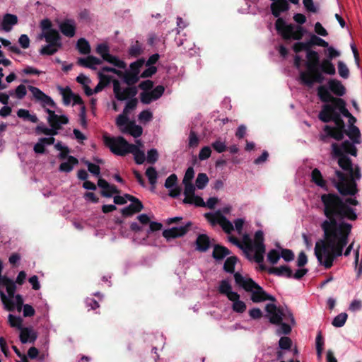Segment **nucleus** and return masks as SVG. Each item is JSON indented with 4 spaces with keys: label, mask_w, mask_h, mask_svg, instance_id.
I'll use <instances>...</instances> for the list:
<instances>
[{
    "label": "nucleus",
    "mask_w": 362,
    "mask_h": 362,
    "mask_svg": "<svg viewBox=\"0 0 362 362\" xmlns=\"http://www.w3.org/2000/svg\"><path fill=\"white\" fill-rule=\"evenodd\" d=\"M352 197L342 196L336 192L321 195L323 214L327 218L321 224L322 230L352 228L351 223L344 221V220L354 221L358 218L356 209L353 206H358L360 203L356 197Z\"/></svg>",
    "instance_id": "1"
},
{
    "label": "nucleus",
    "mask_w": 362,
    "mask_h": 362,
    "mask_svg": "<svg viewBox=\"0 0 362 362\" xmlns=\"http://www.w3.org/2000/svg\"><path fill=\"white\" fill-rule=\"evenodd\" d=\"M332 155L338 158L337 163L344 171L335 169L334 175L329 180L337 192L342 196H355L358 192L357 181L361 177L358 165L354 166L351 159L343 153L337 143L332 144Z\"/></svg>",
    "instance_id": "2"
},
{
    "label": "nucleus",
    "mask_w": 362,
    "mask_h": 362,
    "mask_svg": "<svg viewBox=\"0 0 362 362\" xmlns=\"http://www.w3.org/2000/svg\"><path fill=\"white\" fill-rule=\"evenodd\" d=\"M351 229L323 230L324 240L317 242L315 255L320 264L326 269L333 265L334 259L342 255L344 247L348 244Z\"/></svg>",
    "instance_id": "3"
},
{
    "label": "nucleus",
    "mask_w": 362,
    "mask_h": 362,
    "mask_svg": "<svg viewBox=\"0 0 362 362\" xmlns=\"http://www.w3.org/2000/svg\"><path fill=\"white\" fill-rule=\"evenodd\" d=\"M144 64V60L139 59L131 64V69L134 71V76L129 78L127 75L124 76V81L121 83L119 81H113V91L115 98L120 101L127 99L125 107L123 110L124 114H129L132 110H134L137 105L138 101L136 98H132L136 94L135 88L129 86L130 83H134L137 81V75L139 73V68Z\"/></svg>",
    "instance_id": "4"
},
{
    "label": "nucleus",
    "mask_w": 362,
    "mask_h": 362,
    "mask_svg": "<svg viewBox=\"0 0 362 362\" xmlns=\"http://www.w3.org/2000/svg\"><path fill=\"white\" fill-rule=\"evenodd\" d=\"M28 90L32 93L35 100L45 108V112L48 114L47 122L50 127L55 129L57 131V134H58V132L62 129V125L69 123V118L65 115L61 114V111H57L56 112L49 108H47L46 107H54L55 103L49 96L44 93L38 88L29 86Z\"/></svg>",
    "instance_id": "5"
},
{
    "label": "nucleus",
    "mask_w": 362,
    "mask_h": 362,
    "mask_svg": "<svg viewBox=\"0 0 362 362\" xmlns=\"http://www.w3.org/2000/svg\"><path fill=\"white\" fill-rule=\"evenodd\" d=\"M318 119L324 123L333 122L335 124V126L327 124L323 127L322 130L325 134L320 136L321 141L325 142L327 137L334 139L337 141L344 139L346 129L345 122L340 115L329 113L321 109L318 114Z\"/></svg>",
    "instance_id": "6"
},
{
    "label": "nucleus",
    "mask_w": 362,
    "mask_h": 362,
    "mask_svg": "<svg viewBox=\"0 0 362 362\" xmlns=\"http://www.w3.org/2000/svg\"><path fill=\"white\" fill-rule=\"evenodd\" d=\"M105 144L110 151L117 156H125L132 153L136 164H143L145 161L144 151L139 149L136 145L129 144L122 136L110 137L107 135L103 136Z\"/></svg>",
    "instance_id": "7"
},
{
    "label": "nucleus",
    "mask_w": 362,
    "mask_h": 362,
    "mask_svg": "<svg viewBox=\"0 0 362 362\" xmlns=\"http://www.w3.org/2000/svg\"><path fill=\"white\" fill-rule=\"evenodd\" d=\"M317 95L320 100L325 103L322 106V110L329 113L339 114L345 117L351 115L346 107V101L341 98L334 97L325 86H320L317 88Z\"/></svg>",
    "instance_id": "8"
},
{
    "label": "nucleus",
    "mask_w": 362,
    "mask_h": 362,
    "mask_svg": "<svg viewBox=\"0 0 362 362\" xmlns=\"http://www.w3.org/2000/svg\"><path fill=\"white\" fill-rule=\"evenodd\" d=\"M234 279L237 285L242 287L247 292L252 293L250 299L253 303H258L266 300L275 302L276 300L274 296L267 293L252 279H245L239 272H235Z\"/></svg>",
    "instance_id": "9"
},
{
    "label": "nucleus",
    "mask_w": 362,
    "mask_h": 362,
    "mask_svg": "<svg viewBox=\"0 0 362 362\" xmlns=\"http://www.w3.org/2000/svg\"><path fill=\"white\" fill-rule=\"evenodd\" d=\"M275 28L284 40H300L305 35L306 30L300 25L292 23L286 24L282 18H279L275 23Z\"/></svg>",
    "instance_id": "10"
},
{
    "label": "nucleus",
    "mask_w": 362,
    "mask_h": 362,
    "mask_svg": "<svg viewBox=\"0 0 362 362\" xmlns=\"http://www.w3.org/2000/svg\"><path fill=\"white\" fill-rule=\"evenodd\" d=\"M265 310L267 313V317H269V322L273 325H277L281 322L283 318L288 320L292 325L296 324L295 318L292 312L286 308L277 307L274 303H268L265 306Z\"/></svg>",
    "instance_id": "11"
},
{
    "label": "nucleus",
    "mask_w": 362,
    "mask_h": 362,
    "mask_svg": "<svg viewBox=\"0 0 362 362\" xmlns=\"http://www.w3.org/2000/svg\"><path fill=\"white\" fill-rule=\"evenodd\" d=\"M323 74L324 72L320 67H317L307 70V71H300L299 78L303 85L312 88L315 83H322L324 82L325 77Z\"/></svg>",
    "instance_id": "12"
},
{
    "label": "nucleus",
    "mask_w": 362,
    "mask_h": 362,
    "mask_svg": "<svg viewBox=\"0 0 362 362\" xmlns=\"http://www.w3.org/2000/svg\"><path fill=\"white\" fill-rule=\"evenodd\" d=\"M204 216L211 225H220L226 233L230 234L234 230L232 223L220 211H217L215 214L206 213Z\"/></svg>",
    "instance_id": "13"
},
{
    "label": "nucleus",
    "mask_w": 362,
    "mask_h": 362,
    "mask_svg": "<svg viewBox=\"0 0 362 362\" xmlns=\"http://www.w3.org/2000/svg\"><path fill=\"white\" fill-rule=\"evenodd\" d=\"M96 52L103 57V60L112 64L115 66L121 69H124L126 67V64L124 62L119 60L116 57L112 56L109 53V47L107 45H98L96 48Z\"/></svg>",
    "instance_id": "14"
},
{
    "label": "nucleus",
    "mask_w": 362,
    "mask_h": 362,
    "mask_svg": "<svg viewBox=\"0 0 362 362\" xmlns=\"http://www.w3.org/2000/svg\"><path fill=\"white\" fill-rule=\"evenodd\" d=\"M0 296L6 310L12 311L14 309H17L18 312L21 311L23 300L21 295H14L12 298H7L2 291H0Z\"/></svg>",
    "instance_id": "15"
},
{
    "label": "nucleus",
    "mask_w": 362,
    "mask_h": 362,
    "mask_svg": "<svg viewBox=\"0 0 362 362\" xmlns=\"http://www.w3.org/2000/svg\"><path fill=\"white\" fill-rule=\"evenodd\" d=\"M270 8L272 15L276 18H279L282 12L288 11L290 8L289 4L287 0H272Z\"/></svg>",
    "instance_id": "16"
},
{
    "label": "nucleus",
    "mask_w": 362,
    "mask_h": 362,
    "mask_svg": "<svg viewBox=\"0 0 362 362\" xmlns=\"http://www.w3.org/2000/svg\"><path fill=\"white\" fill-rule=\"evenodd\" d=\"M165 88L163 86H158L154 89L149 91H144L140 94L141 101L144 104L151 103V99H148V95H153V100H158L163 94Z\"/></svg>",
    "instance_id": "17"
},
{
    "label": "nucleus",
    "mask_w": 362,
    "mask_h": 362,
    "mask_svg": "<svg viewBox=\"0 0 362 362\" xmlns=\"http://www.w3.org/2000/svg\"><path fill=\"white\" fill-rule=\"evenodd\" d=\"M177 182V177L176 175L172 174L166 179L165 182V187L168 189L169 195L172 197H176L180 193Z\"/></svg>",
    "instance_id": "18"
},
{
    "label": "nucleus",
    "mask_w": 362,
    "mask_h": 362,
    "mask_svg": "<svg viewBox=\"0 0 362 362\" xmlns=\"http://www.w3.org/2000/svg\"><path fill=\"white\" fill-rule=\"evenodd\" d=\"M98 185L102 188L101 194L105 197H111L114 194L118 193V190L115 185H110L106 180L99 178Z\"/></svg>",
    "instance_id": "19"
},
{
    "label": "nucleus",
    "mask_w": 362,
    "mask_h": 362,
    "mask_svg": "<svg viewBox=\"0 0 362 362\" xmlns=\"http://www.w3.org/2000/svg\"><path fill=\"white\" fill-rule=\"evenodd\" d=\"M59 29L62 34L66 37H72L75 35L76 24L74 21L67 19L59 24Z\"/></svg>",
    "instance_id": "20"
},
{
    "label": "nucleus",
    "mask_w": 362,
    "mask_h": 362,
    "mask_svg": "<svg viewBox=\"0 0 362 362\" xmlns=\"http://www.w3.org/2000/svg\"><path fill=\"white\" fill-rule=\"evenodd\" d=\"M37 337L36 332L32 327H23L20 332V340L23 344L33 343Z\"/></svg>",
    "instance_id": "21"
},
{
    "label": "nucleus",
    "mask_w": 362,
    "mask_h": 362,
    "mask_svg": "<svg viewBox=\"0 0 362 362\" xmlns=\"http://www.w3.org/2000/svg\"><path fill=\"white\" fill-rule=\"evenodd\" d=\"M268 273L277 276H284L286 278H292L293 276V272L287 265L270 267L268 269Z\"/></svg>",
    "instance_id": "22"
},
{
    "label": "nucleus",
    "mask_w": 362,
    "mask_h": 362,
    "mask_svg": "<svg viewBox=\"0 0 362 362\" xmlns=\"http://www.w3.org/2000/svg\"><path fill=\"white\" fill-rule=\"evenodd\" d=\"M129 201H131L132 203L122 210V213L124 216H131L133 214L141 211L143 209L142 203L137 198L134 197V199H130Z\"/></svg>",
    "instance_id": "23"
},
{
    "label": "nucleus",
    "mask_w": 362,
    "mask_h": 362,
    "mask_svg": "<svg viewBox=\"0 0 362 362\" xmlns=\"http://www.w3.org/2000/svg\"><path fill=\"white\" fill-rule=\"evenodd\" d=\"M329 89L337 98H340L346 93V88L341 82L337 79H330L328 81Z\"/></svg>",
    "instance_id": "24"
},
{
    "label": "nucleus",
    "mask_w": 362,
    "mask_h": 362,
    "mask_svg": "<svg viewBox=\"0 0 362 362\" xmlns=\"http://www.w3.org/2000/svg\"><path fill=\"white\" fill-rule=\"evenodd\" d=\"M77 63L81 66L96 69L97 66L102 64V60L93 56H88L86 58H79Z\"/></svg>",
    "instance_id": "25"
},
{
    "label": "nucleus",
    "mask_w": 362,
    "mask_h": 362,
    "mask_svg": "<svg viewBox=\"0 0 362 362\" xmlns=\"http://www.w3.org/2000/svg\"><path fill=\"white\" fill-rule=\"evenodd\" d=\"M196 250L200 252H206L211 245L210 238L206 234H199L196 240Z\"/></svg>",
    "instance_id": "26"
},
{
    "label": "nucleus",
    "mask_w": 362,
    "mask_h": 362,
    "mask_svg": "<svg viewBox=\"0 0 362 362\" xmlns=\"http://www.w3.org/2000/svg\"><path fill=\"white\" fill-rule=\"evenodd\" d=\"M306 62L307 70L313 69L319 67L320 65V56L316 51H310L306 53Z\"/></svg>",
    "instance_id": "27"
},
{
    "label": "nucleus",
    "mask_w": 362,
    "mask_h": 362,
    "mask_svg": "<svg viewBox=\"0 0 362 362\" xmlns=\"http://www.w3.org/2000/svg\"><path fill=\"white\" fill-rule=\"evenodd\" d=\"M54 141L55 139L52 136L40 138L35 144L33 150L36 153H44L45 151V146L53 144Z\"/></svg>",
    "instance_id": "28"
},
{
    "label": "nucleus",
    "mask_w": 362,
    "mask_h": 362,
    "mask_svg": "<svg viewBox=\"0 0 362 362\" xmlns=\"http://www.w3.org/2000/svg\"><path fill=\"white\" fill-rule=\"evenodd\" d=\"M18 23V18L16 15L6 13L4 16L1 22V29L6 32H9L12 30L13 25Z\"/></svg>",
    "instance_id": "29"
},
{
    "label": "nucleus",
    "mask_w": 362,
    "mask_h": 362,
    "mask_svg": "<svg viewBox=\"0 0 362 362\" xmlns=\"http://www.w3.org/2000/svg\"><path fill=\"white\" fill-rule=\"evenodd\" d=\"M42 36L48 44H54L58 46H62L60 36L57 30L54 29L47 30L43 33Z\"/></svg>",
    "instance_id": "30"
},
{
    "label": "nucleus",
    "mask_w": 362,
    "mask_h": 362,
    "mask_svg": "<svg viewBox=\"0 0 362 362\" xmlns=\"http://www.w3.org/2000/svg\"><path fill=\"white\" fill-rule=\"evenodd\" d=\"M345 135H346L354 144H360L362 142L360 129L356 126L348 127Z\"/></svg>",
    "instance_id": "31"
},
{
    "label": "nucleus",
    "mask_w": 362,
    "mask_h": 362,
    "mask_svg": "<svg viewBox=\"0 0 362 362\" xmlns=\"http://www.w3.org/2000/svg\"><path fill=\"white\" fill-rule=\"evenodd\" d=\"M230 254V251L225 246L215 245L212 252V257L216 261L223 260L226 256Z\"/></svg>",
    "instance_id": "32"
},
{
    "label": "nucleus",
    "mask_w": 362,
    "mask_h": 362,
    "mask_svg": "<svg viewBox=\"0 0 362 362\" xmlns=\"http://www.w3.org/2000/svg\"><path fill=\"white\" fill-rule=\"evenodd\" d=\"M311 181L317 186L320 187L325 190H328L326 181L324 180L319 169L315 168L313 170L311 173Z\"/></svg>",
    "instance_id": "33"
},
{
    "label": "nucleus",
    "mask_w": 362,
    "mask_h": 362,
    "mask_svg": "<svg viewBox=\"0 0 362 362\" xmlns=\"http://www.w3.org/2000/svg\"><path fill=\"white\" fill-rule=\"evenodd\" d=\"M98 76L100 81L93 88V92H95V93L100 92L108 83H110L111 81L113 82L114 81L112 76L103 74V72H98Z\"/></svg>",
    "instance_id": "34"
},
{
    "label": "nucleus",
    "mask_w": 362,
    "mask_h": 362,
    "mask_svg": "<svg viewBox=\"0 0 362 362\" xmlns=\"http://www.w3.org/2000/svg\"><path fill=\"white\" fill-rule=\"evenodd\" d=\"M182 203L189 204L191 205H194L198 207H205L206 204L204 199L194 194H192L189 195H186L185 198L182 199Z\"/></svg>",
    "instance_id": "35"
},
{
    "label": "nucleus",
    "mask_w": 362,
    "mask_h": 362,
    "mask_svg": "<svg viewBox=\"0 0 362 362\" xmlns=\"http://www.w3.org/2000/svg\"><path fill=\"white\" fill-rule=\"evenodd\" d=\"M0 283L5 286L6 292H7V298H13V296L15 295L16 286L15 283L8 277L4 276L3 278H1V281H0Z\"/></svg>",
    "instance_id": "36"
},
{
    "label": "nucleus",
    "mask_w": 362,
    "mask_h": 362,
    "mask_svg": "<svg viewBox=\"0 0 362 362\" xmlns=\"http://www.w3.org/2000/svg\"><path fill=\"white\" fill-rule=\"evenodd\" d=\"M142 128L133 122H130L124 129H122V133L129 134L134 138L139 137L142 134Z\"/></svg>",
    "instance_id": "37"
},
{
    "label": "nucleus",
    "mask_w": 362,
    "mask_h": 362,
    "mask_svg": "<svg viewBox=\"0 0 362 362\" xmlns=\"http://www.w3.org/2000/svg\"><path fill=\"white\" fill-rule=\"evenodd\" d=\"M351 141L345 140L341 144L340 148H341L343 153L350 154L353 156H357V148Z\"/></svg>",
    "instance_id": "38"
},
{
    "label": "nucleus",
    "mask_w": 362,
    "mask_h": 362,
    "mask_svg": "<svg viewBox=\"0 0 362 362\" xmlns=\"http://www.w3.org/2000/svg\"><path fill=\"white\" fill-rule=\"evenodd\" d=\"M319 67L322 70V71L324 72V74L331 76L334 75L336 74L334 65L333 64L330 59H324L321 62Z\"/></svg>",
    "instance_id": "39"
},
{
    "label": "nucleus",
    "mask_w": 362,
    "mask_h": 362,
    "mask_svg": "<svg viewBox=\"0 0 362 362\" xmlns=\"http://www.w3.org/2000/svg\"><path fill=\"white\" fill-rule=\"evenodd\" d=\"M78 160L74 156H69L66 162L62 163L59 165V170L62 172H71L74 166L78 164Z\"/></svg>",
    "instance_id": "40"
},
{
    "label": "nucleus",
    "mask_w": 362,
    "mask_h": 362,
    "mask_svg": "<svg viewBox=\"0 0 362 362\" xmlns=\"http://www.w3.org/2000/svg\"><path fill=\"white\" fill-rule=\"evenodd\" d=\"M163 235L168 241L180 237L181 236V227H173L172 228L164 230Z\"/></svg>",
    "instance_id": "41"
},
{
    "label": "nucleus",
    "mask_w": 362,
    "mask_h": 362,
    "mask_svg": "<svg viewBox=\"0 0 362 362\" xmlns=\"http://www.w3.org/2000/svg\"><path fill=\"white\" fill-rule=\"evenodd\" d=\"M238 261V258L235 256H231L228 257L223 264V269L225 272L233 274L235 273V266Z\"/></svg>",
    "instance_id": "42"
},
{
    "label": "nucleus",
    "mask_w": 362,
    "mask_h": 362,
    "mask_svg": "<svg viewBox=\"0 0 362 362\" xmlns=\"http://www.w3.org/2000/svg\"><path fill=\"white\" fill-rule=\"evenodd\" d=\"M17 115L18 117L25 120H28L33 123H36L38 121V119L35 115L30 114V112L25 109H19L17 111Z\"/></svg>",
    "instance_id": "43"
},
{
    "label": "nucleus",
    "mask_w": 362,
    "mask_h": 362,
    "mask_svg": "<svg viewBox=\"0 0 362 362\" xmlns=\"http://www.w3.org/2000/svg\"><path fill=\"white\" fill-rule=\"evenodd\" d=\"M73 101L74 104L81 103V98L74 95L71 91L63 92V102L64 105H69Z\"/></svg>",
    "instance_id": "44"
},
{
    "label": "nucleus",
    "mask_w": 362,
    "mask_h": 362,
    "mask_svg": "<svg viewBox=\"0 0 362 362\" xmlns=\"http://www.w3.org/2000/svg\"><path fill=\"white\" fill-rule=\"evenodd\" d=\"M209 182V177L206 173H200L198 174L195 185L199 189H203L207 185Z\"/></svg>",
    "instance_id": "45"
},
{
    "label": "nucleus",
    "mask_w": 362,
    "mask_h": 362,
    "mask_svg": "<svg viewBox=\"0 0 362 362\" xmlns=\"http://www.w3.org/2000/svg\"><path fill=\"white\" fill-rule=\"evenodd\" d=\"M79 52L83 54H88L90 52V47L88 42L84 38H80L76 44Z\"/></svg>",
    "instance_id": "46"
},
{
    "label": "nucleus",
    "mask_w": 362,
    "mask_h": 362,
    "mask_svg": "<svg viewBox=\"0 0 362 362\" xmlns=\"http://www.w3.org/2000/svg\"><path fill=\"white\" fill-rule=\"evenodd\" d=\"M62 46H58L54 44H48L42 47L40 53L43 55H52L58 51Z\"/></svg>",
    "instance_id": "47"
},
{
    "label": "nucleus",
    "mask_w": 362,
    "mask_h": 362,
    "mask_svg": "<svg viewBox=\"0 0 362 362\" xmlns=\"http://www.w3.org/2000/svg\"><path fill=\"white\" fill-rule=\"evenodd\" d=\"M347 317L348 315L346 313H341L333 319L332 325L335 327H341L344 325Z\"/></svg>",
    "instance_id": "48"
},
{
    "label": "nucleus",
    "mask_w": 362,
    "mask_h": 362,
    "mask_svg": "<svg viewBox=\"0 0 362 362\" xmlns=\"http://www.w3.org/2000/svg\"><path fill=\"white\" fill-rule=\"evenodd\" d=\"M35 132L37 134H43L47 136H53L57 135V131L54 129L52 127L48 128L47 127H45L44 125H38L35 128Z\"/></svg>",
    "instance_id": "49"
},
{
    "label": "nucleus",
    "mask_w": 362,
    "mask_h": 362,
    "mask_svg": "<svg viewBox=\"0 0 362 362\" xmlns=\"http://www.w3.org/2000/svg\"><path fill=\"white\" fill-rule=\"evenodd\" d=\"M242 245H243V248H240V249L244 251V252L246 254L247 257L249 259H251V257L249 255L248 252L252 251L253 250H255V247H254V244L252 245L251 240L248 238L247 235L245 236L244 242H243V243H242Z\"/></svg>",
    "instance_id": "50"
},
{
    "label": "nucleus",
    "mask_w": 362,
    "mask_h": 362,
    "mask_svg": "<svg viewBox=\"0 0 362 362\" xmlns=\"http://www.w3.org/2000/svg\"><path fill=\"white\" fill-rule=\"evenodd\" d=\"M188 140V147L190 148L197 147L200 141L199 137L198 136L197 134L192 129L189 132Z\"/></svg>",
    "instance_id": "51"
},
{
    "label": "nucleus",
    "mask_w": 362,
    "mask_h": 362,
    "mask_svg": "<svg viewBox=\"0 0 362 362\" xmlns=\"http://www.w3.org/2000/svg\"><path fill=\"white\" fill-rule=\"evenodd\" d=\"M130 122H128L127 114H124V112L119 115L116 119V124L122 132V129H124Z\"/></svg>",
    "instance_id": "52"
},
{
    "label": "nucleus",
    "mask_w": 362,
    "mask_h": 362,
    "mask_svg": "<svg viewBox=\"0 0 362 362\" xmlns=\"http://www.w3.org/2000/svg\"><path fill=\"white\" fill-rule=\"evenodd\" d=\"M8 318L9 324L12 327H16L20 329V331L23 328L22 327L23 320L21 317L9 314Z\"/></svg>",
    "instance_id": "53"
},
{
    "label": "nucleus",
    "mask_w": 362,
    "mask_h": 362,
    "mask_svg": "<svg viewBox=\"0 0 362 362\" xmlns=\"http://www.w3.org/2000/svg\"><path fill=\"white\" fill-rule=\"evenodd\" d=\"M264 233L262 230H259L255 233L254 247H265L264 244Z\"/></svg>",
    "instance_id": "54"
},
{
    "label": "nucleus",
    "mask_w": 362,
    "mask_h": 362,
    "mask_svg": "<svg viewBox=\"0 0 362 362\" xmlns=\"http://www.w3.org/2000/svg\"><path fill=\"white\" fill-rule=\"evenodd\" d=\"M338 71L339 76L343 78H348L349 76V69L347 66L341 61L337 63Z\"/></svg>",
    "instance_id": "55"
},
{
    "label": "nucleus",
    "mask_w": 362,
    "mask_h": 362,
    "mask_svg": "<svg viewBox=\"0 0 362 362\" xmlns=\"http://www.w3.org/2000/svg\"><path fill=\"white\" fill-rule=\"evenodd\" d=\"M146 175L151 185H154L157 182L158 173L153 167H149L146 171Z\"/></svg>",
    "instance_id": "56"
},
{
    "label": "nucleus",
    "mask_w": 362,
    "mask_h": 362,
    "mask_svg": "<svg viewBox=\"0 0 362 362\" xmlns=\"http://www.w3.org/2000/svg\"><path fill=\"white\" fill-rule=\"evenodd\" d=\"M211 147L218 153H223L227 150L226 144L222 141L221 138L214 141L211 144Z\"/></svg>",
    "instance_id": "57"
},
{
    "label": "nucleus",
    "mask_w": 362,
    "mask_h": 362,
    "mask_svg": "<svg viewBox=\"0 0 362 362\" xmlns=\"http://www.w3.org/2000/svg\"><path fill=\"white\" fill-rule=\"evenodd\" d=\"M315 344H316V351H317V356L319 358H320L322 356V351H323V345H324L323 338H322L321 332H319V333L317 334V335L316 337Z\"/></svg>",
    "instance_id": "58"
},
{
    "label": "nucleus",
    "mask_w": 362,
    "mask_h": 362,
    "mask_svg": "<svg viewBox=\"0 0 362 362\" xmlns=\"http://www.w3.org/2000/svg\"><path fill=\"white\" fill-rule=\"evenodd\" d=\"M279 346L281 349L289 350L292 346V341L288 337H281L279 341Z\"/></svg>",
    "instance_id": "59"
},
{
    "label": "nucleus",
    "mask_w": 362,
    "mask_h": 362,
    "mask_svg": "<svg viewBox=\"0 0 362 362\" xmlns=\"http://www.w3.org/2000/svg\"><path fill=\"white\" fill-rule=\"evenodd\" d=\"M158 158V153L156 149L151 148V150L148 151L147 152V156L145 157V160H146L147 163L153 164L155 163Z\"/></svg>",
    "instance_id": "60"
},
{
    "label": "nucleus",
    "mask_w": 362,
    "mask_h": 362,
    "mask_svg": "<svg viewBox=\"0 0 362 362\" xmlns=\"http://www.w3.org/2000/svg\"><path fill=\"white\" fill-rule=\"evenodd\" d=\"M280 257V253L275 249L271 250L267 255L268 261L272 264H276Z\"/></svg>",
    "instance_id": "61"
},
{
    "label": "nucleus",
    "mask_w": 362,
    "mask_h": 362,
    "mask_svg": "<svg viewBox=\"0 0 362 362\" xmlns=\"http://www.w3.org/2000/svg\"><path fill=\"white\" fill-rule=\"evenodd\" d=\"M232 289L231 285L226 280H222L220 282L218 291L220 293L227 295Z\"/></svg>",
    "instance_id": "62"
},
{
    "label": "nucleus",
    "mask_w": 362,
    "mask_h": 362,
    "mask_svg": "<svg viewBox=\"0 0 362 362\" xmlns=\"http://www.w3.org/2000/svg\"><path fill=\"white\" fill-rule=\"evenodd\" d=\"M233 310L238 313H243L246 310L247 306L245 302L238 300L233 303Z\"/></svg>",
    "instance_id": "63"
},
{
    "label": "nucleus",
    "mask_w": 362,
    "mask_h": 362,
    "mask_svg": "<svg viewBox=\"0 0 362 362\" xmlns=\"http://www.w3.org/2000/svg\"><path fill=\"white\" fill-rule=\"evenodd\" d=\"M255 253L254 256L255 261L257 263H262L264 260V255L265 253V247H255Z\"/></svg>",
    "instance_id": "64"
}]
</instances>
